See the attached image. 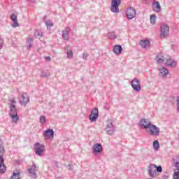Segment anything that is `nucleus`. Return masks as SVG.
Returning <instances> with one entry per match:
<instances>
[{"mask_svg": "<svg viewBox=\"0 0 179 179\" xmlns=\"http://www.w3.org/2000/svg\"><path fill=\"white\" fill-rule=\"evenodd\" d=\"M9 115L11 118V121L13 124H17L19 121V115H17V108H16V99L12 98L9 99Z\"/></svg>", "mask_w": 179, "mask_h": 179, "instance_id": "f257e3e1", "label": "nucleus"}, {"mask_svg": "<svg viewBox=\"0 0 179 179\" xmlns=\"http://www.w3.org/2000/svg\"><path fill=\"white\" fill-rule=\"evenodd\" d=\"M170 34V27L166 24H162L160 26V37L161 38H166Z\"/></svg>", "mask_w": 179, "mask_h": 179, "instance_id": "f03ea898", "label": "nucleus"}, {"mask_svg": "<svg viewBox=\"0 0 179 179\" xmlns=\"http://www.w3.org/2000/svg\"><path fill=\"white\" fill-rule=\"evenodd\" d=\"M19 103L24 107H26V106L30 103V97L27 93L24 92L21 94V96L19 97Z\"/></svg>", "mask_w": 179, "mask_h": 179, "instance_id": "7ed1b4c3", "label": "nucleus"}, {"mask_svg": "<svg viewBox=\"0 0 179 179\" xmlns=\"http://www.w3.org/2000/svg\"><path fill=\"white\" fill-rule=\"evenodd\" d=\"M104 131H106L107 135H114L115 127H114V124H113V122H111L110 120H108L106 122Z\"/></svg>", "mask_w": 179, "mask_h": 179, "instance_id": "20e7f679", "label": "nucleus"}, {"mask_svg": "<svg viewBox=\"0 0 179 179\" xmlns=\"http://www.w3.org/2000/svg\"><path fill=\"white\" fill-rule=\"evenodd\" d=\"M148 132L151 136H159L160 135V128L155 124H151Z\"/></svg>", "mask_w": 179, "mask_h": 179, "instance_id": "39448f33", "label": "nucleus"}, {"mask_svg": "<svg viewBox=\"0 0 179 179\" xmlns=\"http://www.w3.org/2000/svg\"><path fill=\"white\" fill-rule=\"evenodd\" d=\"M34 150L36 155L38 156H43V153H44V150H45V146L42 143H36L34 144Z\"/></svg>", "mask_w": 179, "mask_h": 179, "instance_id": "423d86ee", "label": "nucleus"}, {"mask_svg": "<svg viewBox=\"0 0 179 179\" xmlns=\"http://www.w3.org/2000/svg\"><path fill=\"white\" fill-rule=\"evenodd\" d=\"M131 86L134 92H136L137 93H139V92H141V80H139V79L134 78L131 82Z\"/></svg>", "mask_w": 179, "mask_h": 179, "instance_id": "0eeeda50", "label": "nucleus"}, {"mask_svg": "<svg viewBox=\"0 0 179 179\" xmlns=\"http://www.w3.org/2000/svg\"><path fill=\"white\" fill-rule=\"evenodd\" d=\"M3 147H1L0 145V173L1 174H3L5 171H6V166H5V164L3 163V158L2 156H3Z\"/></svg>", "mask_w": 179, "mask_h": 179, "instance_id": "6e6552de", "label": "nucleus"}, {"mask_svg": "<svg viewBox=\"0 0 179 179\" xmlns=\"http://www.w3.org/2000/svg\"><path fill=\"white\" fill-rule=\"evenodd\" d=\"M99 119V109L97 108H94L92 109L91 114L89 116V120L91 122H96Z\"/></svg>", "mask_w": 179, "mask_h": 179, "instance_id": "1a4fd4ad", "label": "nucleus"}, {"mask_svg": "<svg viewBox=\"0 0 179 179\" xmlns=\"http://www.w3.org/2000/svg\"><path fill=\"white\" fill-rule=\"evenodd\" d=\"M148 175L150 177H152V178H156L157 177V171H156V165L155 164H151L148 166Z\"/></svg>", "mask_w": 179, "mask_h": 179, "instance_id": "9d476101", "label": "nucleus"}, {"mask_svg": "<svg viewBox=\"0 0 179 179\" xmlns=\"http://www.w3.org/2000/svg\"><path fill=\"white\" fill-rule=\"evenodd\" d=\"M121 4V0H112L110 10L113 13H117L120 12V8L118 7Z\"/></svg>", "mask_w": 179, "mask_h": 179, "instance_id": "9b49d317", "label": "nucleus"}, {"mask_svg": "<svg viewBox=\"0 0 179 179\" xmlns=\"http://www.w3.org/2000/svg\"><path fill=\"white\" fill-rule=\"evenodd\" d=\"M28 176L31 177V178H36L37 177V166L35 165L34 162L32 163V165L28 168Z\"/></svg>", "mask_w": 179, "mask_h": 179, "instance_id": "f8f14e48", "label": "nucleus"}, {"mask_svg": "<svg viewBox=\"0 0 179 179\" xmlns=\"http://www.w3.org/2000/svg\"><path fill=\"white\" fill-rule=\"evenodd\" d=\"M151 125H152V122H150V120H149L143 118L140 120L139 127H141L142 129H149Z\"/></svg>", "mask_w": 179, "mask_h": 179, "instance_id": "ddd939ff", "label": "nucleus"}, {"mask_svg": "<svg viewBox=\"0 0 179 179\" xmlns=\"http://www.w3.org/2000/svg\"><path fill=\"white\" fill-rule=\"evenodd\" d=\"M92 153L96 156L97 155H99V153H101L103 152V145L100 143H95L93 145L92 148Z\"/></svg>", "mask_w": 179, "mask_h": 179, "instance_id": "4468645a", "label": "nucleus"}, {"mask_svg": "<svg viewBox=\"0 0 179 179\" xmlns=\"http://www.w3.org/2000/svg\"><path fill=\"white\" fill-rule=\"evenodd\" d=\"M126 16L129 20H131V19H134V17L136 16V11L134 9V8L130 7L127 8L126 11Z\"/></svg>", "mask_w": 179, "mask_h": 179, "instance_id": "2eb2a0df", "label": "nucleus"}, {"mask_svg": "<svg viewBox=\"0 0 179 179\" xmlns=\"http://www.w3.org/2000/svg\"><path fill=\"white\" fill-rule=\"evenodd\" d=\"M164 65L169 66V68H176L177 66V62L174 59L169 57L165 59Z\"/></svg>", "mask_w": 179, "mask_h": 179, "instance_id": "dca6fc26", "label": "nucleus"}, {"mask_svg": "<svg viewBox=\"0 0 179 179\" xmlns=\"http://www.w3.org/2000/svg\"><path fill=\"white\" fill-rule=\"evenodd\" d=\"M43 136L45 139H53L54 138V130L49 129L43 131Z\"/></svg>", "mask_w": 179, "mask_h": 179, "instance_id": "f3484780", "label": "nucleus"}, {"mask_svg": "<svg viewBox=\"0 0 179 179\" xmlns=\"http://www.w3.org/2000/svg\"><path fill=\"white\" fill-rule=\"evenodd\" d=\"M158 72L162 78H166L169 75V69L164 66H161L158 69Z\"/></svg>", "mask_w": 179, "mask_h": 179, "instance_id": "a211bd4d", "label": "nucleus"}, {"mask_svg": "<svg viewBox=\"0 0 179 179\" xmlns=\"http://www.w3.org/2000/svg\"><path fill=\"white\" fill-rule=\"evenodd\" d=\"M152 9L153 11L157 12V13L162 12V6H160V3H159V1H153Z\"/></svg>", "mask_w": 179, "mask_h": 179, "instance_id": "6ab92c4d", "label": "nucleus"}, {"mask_svg": "<svg viewBox=\"0 0 179 179\" xmlns=\"http://www.w3.org/2000/svg\"><path fill=\"white\" fill-rule=\"evenodd\" d=\"M70 31H71V28L70 27H66L63 30V34H62L63 40H66V41L69 40V32Z\"/></svg>", "mask_w": 179, "mask_h": 179, "instance_id": "aec40b11", "label": "nucleus"}, {"mask_svg": "<svg viewBox=\"0 0 179 179\" xmlns=\"http://www.w3.org/2000/svg\"><path fill=\"white\" fill-rule=\"evenodd\" d=\"M25 47L28 50L33 48V37L29 36L26 40Z\"/></svg>", "mask_w": 179, "mask_h": 179, "instance_id": "412c9836", "label": "nucleus"}, {"mask_svg": "<svg viewBox=\"0 0 179 179\" xmlns=\"http://www.w3.org/2000/svg\"><path fill=\"white\" fill-rule=\"evenodd\" d=\"M140 45L142 48H149L150 47V41L148 39L142 40L140 41Z\"/></svg>", "mask_w": 179, "mask_h": 179, "instance_id": "4be33fe9", "label": "nucleus"}, {"mask_svg": "<svg viewBox=\"0 0 179 179\" xmlns=\"http://www.w3.org/2000/svg\"><path fill=\"white\" fill-rule=\"evenodd\" d=\"M113 52L116 55H120L122 52V46L120 45H115L113 47Z\"/></svg>", "mask_w": 179, "mask_h": 179, "instance_id": "5701e85b", "label": "nucleus"}, {"mask_svg": "<svg viewBox=\"0 0 179 179\" xmlns=\"http://www.w3.org/2000/svg\"><path fill=\"white\" fill-rule=\"evenodd\" d=\"M157 64H165L166 62V59L164 58V56L159 55L157 56Z\"/></svg>", "mask_w": 179, "mask_h": 179, "instance_id": "b1692460", "label": "nucleus"}, {"mask_svg": "<svg viewBox=\"0 0 179 179\" xmlns=\"http://www.w3.org/2000/svg\"><path fill=\"white\" fill-rule=\"evenodd\" d=\"M173 166L176 168V170H179V157H175L173 158Z\"/></svg>", "mask_w": 179, "mask_h": 179, "instance_id": "393cba45", "label": "nucleus"}, {"mask_svg": "<svg viewBox=\"0 0 179 179\" xmlns=\"http://www.w3.org/2000/svg\"><path fill=\"white\" fill-rule=\"evenodd\" d=\"M153 148H154V150H159L160 149V143H159V141L155 140L153 142Z\"/></svg>", "mask_w": 179, "mask_h": 179, "instance_id": "a878e982", "label": "nucleus"}, {"mask_svg": "<svg viewBox=\"0 0 179 179\" xmlns=\"http://www.w3.org/2000/svg\"><path fill=\"white\" fill-rule=\"evenodd\" d=\"M46 26H47V29L48 30H50L51 29V27H52V26H54V24L52 23V21L51 20H46L45 22Z\"/></svg>", "mask_w": 179, "mask_h": 179, "instance_id": "bb28decb", "label": "nucleus"}, {"mask_svg": "<svg viewBox=\"0 0 179 179\" xmlns=\"http://www.w3.org/2000/svg\"><path fill=\"white\" fill-rule=\"evenodd\" d=\"M50 76L48 71H43L41 73V78H49Z\"/></svg>", "mask_w": 179, "mask_h": 179, "instance_id": "cd10ccee", "label": "nucleus"}, {"mask_svg": "<svg viewBox=\"0 0 179 179\" xmlns=\"http://www.w3.org/2000/svg\"><path fill=\"white\" fill-rule=\"evenodd\" d=\"M108 37L110 38V40H115V38H117V35L115 34V32H109L108 34Z\"/></svg>", "mask_w": 179, "mask_h": 179, "instance_id": "c85d7f7f", "label": "nucleus"}, {"mask_svg": "<svg viewBox=\"0 0 179 179\" xmlns=\"http://www.w3.org/2000/svg\"><path fill=\"white\" fill-rule=\"evenodd\" d=\"M10 179H20V173L19 172H13Z\"/></svg>", "mask_w": 179, "mask_h": 179, "instance_id": "c756f323", "label": "nucleus"}, {"mask_svg": "<svg viewBox=\"0 0 179 179\" xmlns=\"http://www.w3.org/2000/svg\"><path fill=\"white\" fill-rule=\"evenodd\" d=\"M67 58L69 59H72V58H73V52L72 51V50L67 51Z\"/></svg>", "mask_w": 179, "mask_h": 179, "instance_id": "7c9ffc66", "label": "nucleus"}, {"mask_svg": "<svg viewBox=\"0 0 179 179\" xmlns=\"http://www.w3.org/2000/svg\"><path fill=\"white\" fill-rule=\"evenodd\" d=\"M150 23L151 24H155V23H156V15L153 14L150 15Z\"/></svg>", "mask_w": 179, "mask_h": 179, "instance_id": "2f4dec72", "label": "nucleus"}, {"mask_svg": "<svg viewBox=\"0 0 179 179\" xmlns=\"http://www.w3.org/2000/svg\"><path fill=\"white\" fill-rule=\"evenodd\" d=\"M173 179H179V169H176L173 176Z\"/></svg>", "mask_w": 179, "mask_h": 179, "instance_id": "473e14b6", "label": "nucleus"}, {"mask_svg": "<svg viewBox=\"0 0 179 179\" xmlns=\"http://www.w3.org/2000/svg\"><path fill=\"white\" fill-rule=\"evenodd\" d=\"M45 121H46L45 116L42 115L40 117V119H39L40 124H45Z\"/></svg>", "mask_w": 179, "mask_h": 179, "instance_id": "72a5a7b5", "label": "nucleus"}, {"mask_svg": "<svg viewBox=\"0 0 179 179\" xmlns=\"http://www.w3.org/2000/svg\"><path fill=\"white\" fill-rule=\"evenodd\" d=\"M35 36L36 37H38V38H41V37H43V32H41L40 31H36Z\"/></svg>", "mask_w": 179, "mask_h": 179, "instance_id": "f704fd0d", "label": "nucleus"}, {"mask_svg": "<svg viewBox=\"0 0 179 179\" xmlns=\"http://www.w3.org/2000/svg\"><path fill=\"white\" fill-rule=\"evenodd\" d=\"M10 19L13 22H16L17 20V15H16V14H12Z\"/></svg>", "mask_w": 179, "mask_h": 179, "instance_id": "c9c22d12", "label": "nucleus"}, {"mask_svg": "<svg viewBox=\"0 0 179 179\" xmlns=\"http://www.w3.org/2000/svg\"><path fill=\"white\" fill-rule=\"evenodd\" d=\"M13 23L11 24L12 27L15 28V27H19V22H17V21H13Z\"/></svg>", "mask_w": 179, "mask_h": 179, "instance_id": "e433bc0d", "label": "nucleus"}, {"mask_svg": "<svg viewBox=\"0 0 179 179\" xmlns=\"http://www.w3.org/2000/svg\"><path fill=\"white\" fill-rule=\"evenodd\" d=\"M176 110L179 113V96L176 97Z\"/></svg>", "mask_w": 179, "mask_h": 179, "instance_id": "4c0bfd02", "label": "nucleus"}, {"mask_svg": "<svg viewBox=\"0 0 179 179\" xmlns=\"http://www.w3.org/2000/svg\"><path fill=\"white\" fill-rule=\"evenodd\" d=\"M156 171H157V173H162L163 171V168H162V166H156Z\"/></svg>", "mask_w": 179, "mask_h": 179, "instance_id": "58836bf2", "label": "nucleus"}, {"mask_svg": "<svg viewBox=\"0 0 179 179\" xmlns=\"http://www.w3.org/2000/svg\"><path fill=\"white\" fill-rule=\"evenodd\" d=\"M3 47V39H2L0 37V50H2V48Z\"/></svg>", "mask_w": 179, "mask_h": 179, "instance_id": "ea45409f", "label": "nucleus"}, {"mask_svg": "<svg viewBox=\"0 0 179 179\" xmlns=\"http://www.w3.org/2000/svg\"><path fill=\"white\" fill-rule=\"evenodd\" d=\"M87 57H89V54L83 53V59H87Z\"/></svg>", "mask_w": 179, "mask_h": 179, "instance_id": "a19ab883", "label": "nucleus"}, {"mask_svg": "<svg viewBox=\"0 0 179 179\" xmlns=\"http://www.w3.org/2000/svg\"><path fill=\"white\" fill-rule=\"evenodd\" d=\"M45 61H51V57H45Z\"/></svg>", "mask_w": 179, "mask_h": 179, "instance_id": "79ce46f5", "label": "nucleus"}, {"mask_svg": "<svg viewBox=\"0 0 179 179\" xmlns=\"http://www.w3.org/2000/svg\"><path fill=\"white\" fill-rule=\"evenodd\" d=\"M31 1V2H36V0H29Z\"/></svg>", "mask_w": 179, "mask_h": 179, "instance_id": "37998d69", "label": "nucleus"}, {"mask_svg": "<svg viewBox=\"0 0 179 179\" xmlns=\"http://www.w3.org/2000/svg\"><path fill=\"white\" fill-rule=\"evenodd\" d=\"M153 1H156V0H153Z\"/></svg>", "mask_w": 179, "mask_h": 179, "instance_id": "c03bdc74", "label": "nucleus"}]
</instances>
